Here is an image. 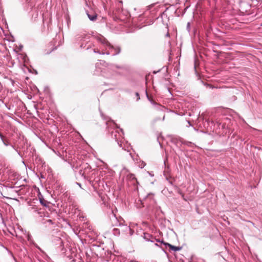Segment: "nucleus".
<instances>
[{"instance_id": "f257e3e1", "label": "nucleus", "mask_w": 262, "mask_h": 262, "mask_svg": "<svg viewBox=\"0 0 262 262\" xmlns=\"http://www.w3.org/2000/svg\"><path fill=\"white\" fill-rule=\"evenodd\" d=\"M164 244L167 245L171 250L174 251H179L181 249V248L180 247L173 246L168 243H164Z\"/></svg>"}, {"instance_id": "f03ea898", "label": "nucleus", "mask_w": 262, "mask_h": 262, "mask_svg": "<svg viewBox=\"0 0 262 262\" xmlns=\"http://www.w3.org/2000/svg\"><path fill=\"white\" fill-rule=\"evenodd\" d=\"M88 17L90 18V19L91 20H95V19L96 18V14H93L92 15H91L89 14H88Z\"/></svg>"}, {"instance_id": "7ed1b4c3", "label": "nucleus", "mask_w": 262, "mask_h": 262, "mask_svg": "<svg viewBox=\"0 0 262 262\" xmlns=\"http://www.w3.org/2000/svg\"><path fill=\"white\" fill-rule=\"evenodd\" d=\"M0 136H1V137H2V136H1V134H0Z\"/></svg>"}, {"instance_id": "20e7f679", "label": "nucleus", "mask_w": 262, "mask_h": 262, "mask_svg": "<svg viewBox=\"0 0 262 262\" xmlns=\"http://www.w3.org/2000/svg\"><path fill=\"white\" fill-rule=\"evenodd\" d=\"M261 26H262V24L261 25Z\"/></svg>"}]
</instances>
